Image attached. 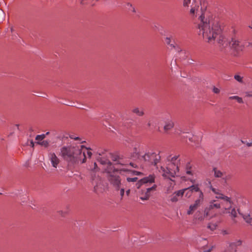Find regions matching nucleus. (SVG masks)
Here are the masks:
<instances>
[{"mask_svg": "<svg viewBox=\"0 0 252 252\" xmlns=\"http://www.w3.org/2000/svg\"><path fill=\"white\" fill-rule=\"evenodd\" d=\"M193 20H198V32L207 42H211L214 38L221 32V26L217 19H215L209 12L200 8L199 5L193 4L189 12Z\"/></svg>", "mask_w": 252, "mask_h": 252, "instance_id": "nucleus-1", "label": "nucleus"}, {"mask_svg": "<svg viewBox=\"0 0 252 252\" xmlns=\"http://www.w3.org/2000/svg\"><path fill=\"white\" fill-rule=\"evenodd\" d=\"M79 143H72L61 149L60 155L70 165L83 163L86 161L85 152H82L84 146Z\"/></svg>", "mask_w": 252, "mask_h": 252, "instance_id": "nucleus-2", "label": "nucleus"}, {"mask_svg": "<svg viewBox=\"0 0 252 252\" xmlns=\"http://www.w3.org/2000/svg\"><path fill=\"white\" fill-rule=\"evenodd\" d=\"M166 160L169 162L167 167L160 166L158 171L164 178L171 180L179 172L180 166L184 159L180 157L179 154L170 155L167 157Z\"/></svg>", "mask_w": 252, "mask_h": 252, "instance_id": "nucleus-3", "label": "nucleus"}, {"mask_svg": "<svg viewBox=\"0 0 252 252\" xmlns=\"http://www.w3.org/2000/svg\"><path fill=\"white\" fill-rule=\"evenodd\" d=\"M215 39L220 47L224 48L229 47L231 50L237 53L243 51L245 48L244 42L241 40L236 35H234L231 37L230 40H228L222 32L221 29L220 33L217 34L211 42Z\"/></svg>", "mask_w": 252, "mask_h": 252, "instance_id": "nucleus-4", "label": "nucleus"}, {"mask_svg": "<svg viewBox=\"0 0 252 252\" xmlns=\"http://www.w3.org/2000/svg\"><path fill=\"white\" fill-rule=\"evenodd\" d=\"M133 156H135L140 160L149 162L155 166L157 165L161 158L159 155V152L157 153L153 150H149L143 154L141 150H138L136 148L134 149Z\"/></svg>", "mask_w": 252, "mask_h": 252, "instance_id": "nucleus-5", "label": "nucleus"}, {"mask_svg": "<svg viewBox=\"0 0 252 252\" xmlns=\"http://www.w3.org/2000/svg\"><path fill=\"white\" fill-rule=\"evenodd\" d=\"M94 168L92 170V182L94 186V191L97 193L102 192L104 189V185L99 176H96L95 172L98 170L97 166L95 162L94 163Z\"/></svg>", "mask_w": 252, "mask_h": 252, "instance_id": "nucleus-6", "label": "nucleus"}, {"mask_svg": "<svg viewBox=\"0 0 252 252\" xmlns=\"http://www.w3.org/2000/svg\"><path fill=\"white\" fill-rule=\"evenodd\" d=\"M155 176L154 175H150L148 177H145L142 179L138 181V178H127L126 182L124 181L123 183H135V187L136 189H139L141 186L144 184L148 183H153L155 181Z\"/></svg>", "mask_w": 252, "mask_h": 252, "instance_id": "nucleus-7", "label": "nucleus"}, {"mask_svg": "<svg viewBox=\"0 0 252 252\" xmlns=\"http://www.w3.org/2000/svg\"><path fill=\"white\" fill-rule=\"evenodd\" d=\"M206 209V215L211 216L213 218L216 216V214L213 212L214 209H220V204L219 201L216 200H212L209 205L205 208Z\"/></svg>", "mask_w": 252, "mask_h": 252, "instance_id": "nucleus-8", "label": "nucleus"}, {"mask_svg": "<svg viewBox=\"0 0 252 252\" xmlns=\"http://www.w3.org/2000/svg\"><path fill=\"white\" fill-rule=\"evenodd\" d=\"M108 180L117 190L120 189L121 186V180L120 177L115 173L110 174Z\"/></svg>", "mask_w": 252, "mask_h": 252, "instance_id": "nucleus-9", "label": "nucleus"}, {"mask_svg": "<svg viewBox=\"0 0 252 252\" xmlns=\"http://www.w3.org/2000/svg\"><path fill=\"white\" fill-rule=\"evenodd\" d=\"M165 43L168 46L170 50L174 49L176 51H181V53H186L185 51H183L182 49L176 44L172 37H167L165 39Z\"/></svg>", "mask_w": 252, "mask_h": 252, "instance_id": "nucleus-10", "label": "nucleus"}, {"mask_svg": "<svg viewBox=\"0 0 252 252\" xmlns=\"http://www.w3.org/2000/svg\"><path fill=\"white\" fill-rule=\"evenodd\" d=\"M213 171L215 178H221L224 183H226L230 178V175L226 174L225 172H222L216 167L213 168Z\"/></svg>", "mask_w": 252, "mask_h": 252, "instance_id": "nucleus-11", "label": "nucleus"}, {"mask_svg": "<svg viewBox=\"0 0 252 252\" xmlns=\"http://www.w3.org/2000/svg\"><path fill=\"white\" fill-rule=\"evenodd\" d=\"M222 213L224 214H229L234 222L236 223L235 219L237 217V213L235 208L233 207L232 205H229L227 207H225L224 210L222 211Z\"/></svg>", "mask_w": 252, "mask_h": 252, "instance_id": "nucleus-12", "label": "nucleus"}, {"mask_svg": "<svg viewBox=\"0 0 252 252\" xmlns=\"http://www.w3.org/2000/svg\"><path fill=\"white\" fill-rule=\"evenodd\" d=\"M49 159L53 167L57 168L60 162V160L54 153L48 154Z\"/></svg>", "mask_w": 252, "mask_h": 252, "instance_id": "nucleus-13", "label": "nucleus"}, {"mask_svg": "<svg viewBox=\"0 0 252 252\" xmlns=\"http://www.w3.org/2000/svg\"><path fill=\"white\" fill-rule=\"evenodd\" d=\"M210 186V189L216 195L215 196V198L216 199H225V200H228L227 196L225 195L224 194L221 193L219 189H215L212 187L211 184V182H209Z\"/></svg>", "mask_w": 252, "mask_h": 252, "instance_id": "nucleus-14", "label": "nucleus"}, {"mask_svg": "<svg viewBox=\"0 0 252 252\" xmlns=\"http://www.w3.org/2000/svg\"><path fill=\"white\" fill-rule=\"evenodd\" d=\"M194 220L196 221H203L206 218H209V219H211L213 218L211 216H206V209H204V213L198 211L196 212L194 215Z\"/></svg>", "mask_w": 252, "mask_h": 252, "instance_id": "nucleus-15", "label": "nucleus"}, {"mask_svg": "<svg viewBox=\"0 0 252 252\" xmlns=\"http://www.w3.org/2000/svg\"><path fill=\"white\" fill-rule=\"evenodd\" d=\"M242 244V241L241 240H236L229 244L230 252H236L237 247L240 246Z\"/></svg>", "mask_w": 252, "mask_h": 252, "instance_id": "nucleus-16", "label": "nucleus"}, {"mask_svg": "<svg viewBox=\"0 0 252 252\" xmlns=\"http://www.w3.org/2000/svg\"><path fill=\"white\" fill-rule=\"evenodd\" d=\"M228 200H225V199H217L218 200H220L219 201V204H220V208L222 207V211L224 210V208L225 207H227L229 206V205H232L233 204V201H232L231 198L227 196Z\"/></svg>", "mask_w": 252, "mask_h": 252, "instance_id": "nucleus-17", "label": "nucleus"}, {"mask_svg": "<svg viewBox=\"0 0 252 252\" xmlns=\"http://www.w3.org/2000/svg\"><path fill=\"white\" fill-rule=\"evenodd\" d=\"M157 186L156 185H154L151 188H147L145 195L143 196H141L140 199L142 200H148L151 195V191L155 190Z\"/></svg>", "mask_w": 252, "mask_h": 252, "instance_id": "nucleus-18", "label": "nucleus"}, {"mask_svg": "<svg viewBox=\"0 0 252 252\" xmlns=\"http://www.w3.org/2000/svg\"><path fill=\"white\" fill-rule=\"evenodd\" d=\"M97 160L100 162V163L102 165H107L108 168L106 169L108 172H110L111 170H114L111 167V162L107 159H104L101 158H98Z\"/></svg>", "mask_w": 252, "mask_h": 252, "instance_id": "nucleus-19", "label": "nucleus"}, {"mask_svg": "<svg viewBox=\"0 0 252 252\" xmlns=\"http://www.w3.org/2000/svg\"><path fill=\"white\" fill-rule=\"evenodd\" d=\"M174 126L173 121L171 119L167 120L165 122V125L163 127L165 132H167L168 130H171Z\"/></svg>", "mask_w": 252, "mask_h": 252, "instance_id": "nucleus-20", "label": "nucleus"}, {"mask_svg": "<svg viewBox=\"0 0 252 252\" xmlns=\"http://www.w3.org/2000/svg\"><path fill=\"white\" fill-rule=\"evenodd\" d=\"M185 172L187 175L193 176L194 172L192 170V166L189 162H187L185 165Z\"/></svg>", "mask_w": 252, "mask_h": 252, "instance_id": "nucleus-21", "label": "nucleus"}, {"mask_svg": "<svg viewBox=\"0 0 252 252\" xmlns=\"http://www.w3.org/2000/svg\"><path fill=\"white\" fill-rule=\"evenodd\" d=\"M131 111L133 113L139 117H142L144 115V110L141 108L135 107L132 109Z\"/></svg>", "mask_w": 252, "mask_h": 252, "instance_id": "nucleus-22", "label": "nucleus"}, {"mask_svg": "<svg viewBox=\"0 0 252 252\" xmlns=\"http://www.w3.org/2000/svg\"><path fill=\"white\" fill-rule=\"evenodd\" d=\"M204 200V195L202 192H199L197 199L195 201L194 204L199 207Z\"/></svg>", "mask_w": 252, "mask_h": 252, "instance_id": "nucleus-23", "label": "nucleus"}, {"mask_svg": "<svg viewBox=\"0 0 252 252\" xmlns=\"http://www.w3.org/2000/svg\"><path fill=\"white\" fill-rule=\"evenodd\" d=\"M239 214L243 217L244 220L247 223H251L252 222V218L249 214H243L240 212H238Z\"/></svg>", "mask_w": 252, "mask_h": 252, "instance_id": "nucleus-24", "label": "nucleus"}, {"mask_svg": "<svg viewBox=\"0 0 252 252\" xmlns=\"http://www.w3.org/2000/svg\"><path fill=\"white\" fill-rule=\"evenodd\" d=\"M112 159L113 161L116 162V164H121L123 165L124 164L123 163L122 159H121L119 157L117 156H113L112 157Z\"/></svg>", "mask_w": 252, "mask_h": 252, "instance_id": "nucleus-25", "label": "nucleus"}, {"mask_svg": "<svg viewBox=\"0 0 252 252\" xmlns=\"http://www.w3.org/2000/svg\"><path fill=\"white\" fill-rule=\"evenodd\" d=\"M199 207L194 203L190 205L189 210L187 212L188 215H191Z\"/></svg>", "mask_w": 252, "mask_h": 252, "instance_id": "nucleus-26", "label": "nucleus"}, {"mask_svg": "<svg viewBox=\"0 0 252 252\" xmlns=\"http://www.w3.org/2000/svg\"><path fill=\"white\" fill-rule=\"evenodd\" d=\"M188 190H191L192 191H195L198 192V195L199 194V192H202L198 187L197 185H192L190 187L187 188Z\"/></svg>", "mask_w": 252, "mask_h": 252, "instance_id": "nucleus-27", "label": "nucleus"}, {"mask_svg": "<svg viewBox=\"0 0 252 252\" xmlns=\"http://www.w3.org/2000/svg\"><path fill=\"white\" fill-rule=\"evenodd\" d=\"M218 224L216 223L210 222L207 225V228L211 231H214L216 229Z\"/></svg>", "mask_w": 252, "mask_h": 252, "instance_id": "nucleus-28", "label": "nucleus"}, {"mask_svg": "<svg viewBox=\"0 0 252 252\" xmlns=\"http://www.w3.org/2000/svg\"><path fill=\"white\" fill-rule=\"evenodd\" d=\"M228 98L229 99H235L239 103H244L242 98L237 95L229 96Z\"/></svg>", "mask_w": 252, "mask_h": 252, "instance_id": "nucleus-29", "label": "nucleus"}, {"mask_svg": "<svg viewBox=\"0 0 252 252\" xmlns=\"http://www.w3.org/2000/svg\"><path fill=\"white\" fill-rule=\"evenodd\" d=\"M182 51H185L186 53H181V51H177V52H179V53L180 54V57L181 58H182L183 60H186L188 58L189 54L185 50H182Z\"/></svg>", "mask_w": 252, "mask_h": 252, "instance_id": "nucleus-30", "label": "nucleus"}, {"mask_svg": "<svg viewBox=\"0 0 252 252\" xmlns=\"http://www.w3.org/2000/svg\"><path fill=\"white\" fill-rule=\"evenodd\" d=\"M186 190H188V189H185L182 190H178V191L174 192V193L176 195H177V197H182L183 195L184 192Z\"/></svg>", "mask_w": 252, "mask_h": 252, "instance_id": "nucleus-31", "label": "nucleus"}, {"mask_svg": "<svg viewBox=\"0 0 252 252\" xmlns=\"http://www.w3.org/2000/svg\"><path fill=\"white\" fill-rule=\"evenodd\" d=\"M83 151H85V155H86V157H87V156H88V158H90L92 155V153L89 151H88V149L87 148H85V146H84V148H82V152H83Z\"/></svg>", "mask_w": 252, "mask_h": 252, "instance_id": "nucleus-32", "label": "nucleus"}, {"mask_svg": "<svg viewBox=\"0 0 252 252\" xmlns=\"http://www.w3.org/2000/svg\"><path fill=\"white\" fill-rule=\"evenodd\" d=\"M126 8L128 9V10L131 11L134 13L136 12L135 8L133 7L131 3L128 2L126 3Z\"/></svg>", "mask_w": 252, "mask_h": 252, "instance_id": "nucleus-33", "label": "nucleus"}, {"mask_svg": "<svg viewBox=\"0 0 252 252\" xmlns=\"http://www.w3.org/2000/svg\"><path fill=\"white\" fill-rule=\"evenodd\" d=\"M154 126V119H152L149 120L147 123V127L149 129H151L152 126Z\"/></svg>", "mask_w": 252, "mask_h": 252, "instance_id": "nucleus-34", "label": "nucleus"}, {"mask_svg": "<svg viewBox=\"0 0 252 252\" xmlns=\"http://www.w3.org/2000/svg\"><path fill=\"white\" fill-rule=\"evenodd\" d=\"M234 79L237 81L238 82H239V83H243V77L241 76L240 75H235L234 76Z\"/></svg>", "mask_w": 252, "mask_h": 252, "instance_id": "nucleus-35", "label": "nucleus"}, {"mask_svg": "<svg viewBox=\"0 0 252 252\" xmlns=\"http://www.w3.org/2000/svg\"><path fill=\"white\" fill-rule=\"evenodd\" d=\"M170 199L173 202H177L178 200L177 195H176L174 193L172 195H171Z\"/></svg>", "mask_w": 252, "mask_h": 252, "instance_id": "nucleus-36", "label": "nucleus"}, {"mask_svg": "<svg viewBox=\"0 0 252 252\" xmlns=\"http://www.w3.org/2000/svg\"><path fill=\"white\" fill-rule=\"evenodd\" d=\"M39 144L45 147H48L49 145V142L48 141H47V140H44L42 142H38V143Z\"/></svg>", "mask_w": 252, "mask_h": 252, "instance_id": "nucleus-37", "label": "nucleus"}, {"mask_svg": "<svg viewBox=\"0 0 252 252\" xmlns=\"http://www.w3.org/2000/svg\"><path fill=\"white\" fill-rule=\"evenodd\" d=\"M45 137V134H41V135H37L35 139L36 140L41 141Z\"/></svg>", "mask_w": 252, "mask_h": 252, "instance_id": "nucleus-38", "label": "nucleus"}, {"mask_svg": "<svg viewBox=\"0 0 252 252\" xmlns=\"http://www.w3.org/2000/svg\"><path fill=\"white\" fill-rule=\"evenodd\" d=\"M191 3V0H184L183 6L184 7H189V5Z\"/></svg>", "mask_w": 252, "mask_h": 252, "instance_id": "nucleus-39", "label": "nucleus"}, {"mask_svg": "<svg viewBox=\"0 0 252 252\" xmlns=\"http://www.w3.org/2000/svg\"><path fill=\"white\" fill-rule=\"evenodd\" d=\"M245 96L246 97H252V91H247L244 93Z\"/></svg>", "mask_w": 252, "mask_h": 252, "instance_id": "nucleus-40", "label": "nucleus"}, {"mask_svg": "<svg viewBox=\"0 0 252 252\" xmlns=\"http://www.w3.org/2000/svg\"><path fill=\"white\" fill-rule=\"evenodd\" d=\"M120 195L121 196V197L122 198L124 195V194H125V188L124 187H122V188H120Z\"/></svg>", "mask_w": 252, "mask_h": 252, "instance_id": "nucleus-41", "label": "nucleus"}, {"mask_svg": "<svg viewBox=\"0 0 252 252\" xmlns=\"http://www.w3.org/2000/svg\"><path fill=\"white\" fill-rule=\"evenodd\" d=\"M213 92L215 93V94H219L220 92V89L216 87H214L213 88Z\"/></svg>", "mask_w": 252, "mask_h": 252, "instance_id": "nucleus-42", "label": "nucleus"}, {"mask_svg": "<svg viewBox=\"0 0 252 252\" xmlns=\"http://www.w3.org/2000/svg\"><path fill=\"white\" fill-rule=\"evenodd\" d=\"M69 137H70L71 139H74V140H80V138H79V137H75V136H74V135H69Z\"/></svg>", "mask_w": 252, "mask_h": 252, "instance_id": "nucleus-43", "label": "nucleus"}, {"mask_svg": "<svg viewBox=\"0 0 252 252\" xmlns=\"http://www.w3.org/2000/svg\"><path fill=\"white\" fill-rule=\"evenodd\" d=\"M133 173L134 175H140L142 174L141 172H139V171H134L133 172Z\"/></svg>", "mask_w": 252, "mask_h": 252, "instance_id": "nucleus-44", "label": "nucleus"}, {"mask_svg": "<svg viewBox=\"0 0 252 252\" xmlns=\"http://www.w3.org/2000/svg\"><path fill=\"white\" fill-rule=\"evenodd\" d=\"M129 164L133 168H137V166L136 164L134 163H132V162H130L129 163Z\"/></svg>", "mask_w": 252, "mask_h": 252, "instance_id": "nucleus-45", "label": "nucleus"}, {"mask_svg": "<svg viewBox=\"0 0 252 252\" xmlns=\"http://www.w3.org/2000/svg\"><path fill=\"white\" fill-rule=\"evenodd\" d=\"M211 250H212V248L208 249V250L204 249L203 251H204V252H210L211 251Z\"/></svg>", "mask_w": 252, "mask_h": 252, "instance_id": "nucleus-46", "label": "nucleus"}, {"mask_svg": "<svg viewBox=\"0 0 252 252\" xmlns=\"http://www.w3.org/2000/svg\"><path fill=\"white\" fill-rule=\"evenodd\" d=\"M130 192V189H129L126 190V194L127 196L129 195Z\"/></svg>", "mask_w": 252, "mask_h": 252, "instance_id": "nucleus-47", "label": "nucleus"}, {"mask_svg": "<svg viewBox=\"0 0 252 252\" xmlns=\"http://www.w3.org/2000/svg\"><path fill=\"white\" fill-rule=\"evenodd\" d=\"M30 145L33 147L34 146V143L32 141H31V142H30Z\"/></svg>", "mask_w": 252, "mask_h": 252, "instance_id": "nucleus-48", "label": "nucleus"}, {"mask_svg": "<svg viewBox=\"0 0 252 252\" xmlns=\"http://www.w3.org/2000/svg\"><path fill=\"white\" fill-rule=\"evenodd\" d=\"M97 153L99 155V156H101L104 154V152H97Z\"/></svg>", "mask_w": 252, "mask_h": 252, "instance_id": "nucleus-49", "label": "nucleus"}, {"mask_svg": "<svg viewBox=\"0 0 252 252\" xmlns=\"http://www.w3.org/2000/svg\"><path fill=\"white\" fill-rule=\"evenodd\" d=\"M247 145L248 146H249V147H250V146H252V143H248L247 144Z\"/></svg>", "mask_w": 252, "mask_h": 252, "instance_id": "nucleus-50", "label": "nucleus"}, {"mask_svg": "<svg viewBox=\"0 0 252 252\" xmlns=\"http://www.w3.org/2000/svg\"><path fill=\"white\" fill-rule=\"evenodd\" d=\"M49 132H47L46 133V135H48L49 134Z\"/></svg>", "mask_w": 252, "mask_h": 252, "instance_id": "nucleus-51", "label": "nucleus"}]
</instances>
